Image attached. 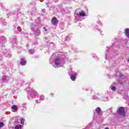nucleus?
Wrapping results in <instances>:
<instances>
[{"label":"nucleus","mask_w":129,"mask_h":129,"mask_svg":"<svg viewBox=\"0 0 129 129\" xmlns=\"http://www.w3.org/2000/svg\"><path fill=\"white\" fill-rule=\"evenodd\" d=\"M117 112L118 114H120V115H123V114H125V112L124 111V108L122 107L118 108Z\"/></svg>","instance_id":"1"},{"label":"nucleus","mask_w":129,"mask_h":129,"mask_svg":"<svg viewBox=\"0 0 129 129\" xmlns=\"http://www.w3.org/2000/svg\"><path fill=\"white\" fill-rule=\"evenodd\" d=\"M7 78H8V76L5 75V76L3 77L2 80H3V81H6V80H7Z\"/></svg>","instance_id":"9"},{"label":"nucleus","mask_w":129,"mask_h":129,"mask_svg":"<svg viewBox=\"0 0 129 129\" xmlns=\"http://www.w3.org/2000/svg\"><path fill=\"white\" fill-rule=\"evenodd\" d=\"M15 129H19V128H22V125H16L15 127Z\"/></svg>","instance_id":"11"},{"label":"nucleus","mask_w":129,"mask_h":129,"mask_svg":"<svg viewBox=\"0 0 129 129\" xmlns=\"http://www.w3.org/2000/svg\"><path fill=\"white\" fill-rule=\"evenodd\" d=\"M77 15L78 16V14H77Z\"/></svg>","instance_id":"16"},{"label":"nucleus","mask_w":129,"mask_h":129,"mask_svg":"<svg viewBox=\"0 0 129 129\" xmlns=\"http://www.w3.org/2000/svg\"><path fill=\"white\" fill-rule=\"evenodd\" d=\"M43 29L45 30V31H47V29H46V27H43Z\"/></svg>","instance_id":"15"},{"label":"nucleus","mask_w":129,"mask_h":129,"mask_svg":"<svg viewBox=\"0 0 129 129\" xmlns=\"http://www.w3.org/2000/svg\"><path fill=\"white\" fill-rule=\"evenodd\" d=\"M76 74H75L74 75H72L71 76V79L73 81H74V80H75V79H76Z\"/></svg>","instance_id":"7"},{"label":"nucleus","mask_w":129,"mask_h":129,"mask_svg":"<svg viewBox=\"0 0 129 129\" xmlns=\"http://www.w3.org/2000/svg\"><path fill=\"white\" fill-rule=\"evenodd\" d=\"M24 123H25V119H24V118H22L21 119V124H24Z\"/></svg>","instance_id":"12"},{"label":"nucleus","mask_w":129,"mask_h":129,"mask_svg":"<svg viewBox=\"0 0 129 129\" xmlns=\"http://www.w3.org/2000/svg\"><path fill=\"white\" fill-rule=\"evenodd\" d=\"M51 24L52 25H57L58 24V19L55 17H53L51 19Z\"/></svg>","instance_id":"2"},{"label":"nucleus","mask_w":129,"mask_h":129,"mask_svg":"<svg viewBox=\"0 0 129 129\" xmlns=\"http://www.w3.org/2000/svg\"><path fill=\"white\" fill-rule=\"evenodd\" d=\"M95 111L96 112L99 114V113H100V111H101V109L100 108V107H97L96 109H95Z\"/></svg>","instance_id":"6"},{"label":"nucleus","mask_w":129,"mask_h":129,"mask_svg":"<svg viewBox=\"0 0 129 129\" xmlns=\"http://www.w3.org/2000/svg\"><path fill=\"white\" fill-rule=\"evenodd\" d=\"M125 36L127 37V38H129V29H126L124 31Z\"/></svg>","instance_id":"4"},{"label":"nucleus","mask_w":129,"mask_h":129,"mask_svg":"<svg viewBox=\"0 0 129 129\" xmlns=\"http://www.w3.org/2000/svg\"><path fill=\"white\" fill-rule=\"evenodd\" d=\"M80 17H85L86 16V14H85V12L84 11H81L80 13Z\"/></svg>","instance_id":"8"},{"label":"nucleus","mask_w":129,"mask_h":129,"mask_svg":"<svg viewBox=\"0 0 129 129\" xmlns=\"http://www.w3.org/2000/svg\"><path fill=\"white\" fill-rule=\"evenodd\" d=\"M12 109L13 110V111H18V106H17V105H13L12 106Z\"/></svg>","instance_id":"5"},{"label":"nucleus","mask_w":129,"mask_h":129,"mask_svg":"<svg viewBox=\"0 0 129 129\" xmlns=\"http://www.w3.org/2000/svg\"><path fill=\"white\" fill-rule=\"evenodd\" d=\"M4 124L3 122H0V127H3Z\"/></svg>","instance_id":"13"},{"label":"nucleus","mask_w":129,"mask_h":129,"mask_svg":"<svg viewBox=\"0 0 129 129\" xmlns=\"http://www.w3.org/2000/svg\"><path fill=\"white\" fill-rule=\"evenodd\" d=\"M111 90H115V87H112Z\"/></svg>","instance_id":"14"},{"label":"nucleus","mask_w":129,"mask_h":129,"mask_svg":"<svg viewBox=\"0 0 129 129\" xmlns=\"http://www.w3.org/2000/svg\"><path fill=\"white\" fill-rule=\"evenodd\" d=\"M59 60V58H56L55 60V63L56 64V65L59 66L60 65V63H59V62H58V61Z\"/></svg>","instance_id":"10"},{"label":"nucleus","mask_w":129,"mask_h":129,"mask_svg":"<svg viewBox=\"0 0 129 129\" xmlns=\"http://www.w3.org/2000/svg\"><path fill=\"white\" fill-rule=\"evenodd\" d=\"M26 63L27 62L26 61V60L24 58H21V61L20 62L21 65H22V66H25Z\"/></svg>","instance_id":"3"}]
</instances>
